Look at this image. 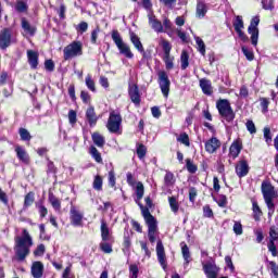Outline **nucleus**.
Masks as SVG:
<instances>
[{"label": "nucleus", "instance_id": "a19ab883", "mask_svg": "<svg viewBox=\"0 0 278 278\" xmlns=\"http://www.w3.org/2000/svg\"><path fill=\"white\" fill-rule=\"evenodd\" d=\"M178 142H181V144H185V147H190V137H188V134L182 132L180 136L177 138Z\"/></svg>", "mask_w": 278, "mask_h": 278}, {"label": "nucleus", "instance_id": "ddd939ff", "mask_svg": "<svg viewBox=\"0 0 278 278\" xmlns=\"http://www.w3.org/2000/svg\"><path fill=\"white\" fill-rule=\"evenodd\" d=\"M12 45V30L4 28L0 31V49H5Z\"/></svg>", "mask_w": 278, "mask_h": 278}, {"label": "nucleus", "instance_id": "aec40b11", "mask_svg": "<svg viewBox=\"0 0 278 278\" xmlns=\"http://www.w3.org/2000/svg\"><path fill=\"white\" fill-rule=\"evenodd\" d=\"M128 94L135 105H140V90L137 85H129Z\"/></svg>", "mask_w": 278, "mask_h": 278}, {"label": "nucleus", "instance_id": "b1692460", "mask_svg": "<svg viewBox=\"0 0 278 278\" xmlns=\"http://www.w3.org/2000/svg\"><path fill=\"white\" fill-rule=\"evenodd\" d=\"M229 151H230L231 157L236 160V157L240 155V151H242V141L240 140L233 141L232 144L230 146Z\"/></svg>", "mask_w": 278, "mask_h": 278}, {"label": "nucleus", "instance_id": "393cba45", "mask_svg": "<svg viewBox=\"0 0 278 278\" xmlns=\"http://www.w3.org/2000/svg\"><path fill=\"white\" fill-rule=\"evenodd\" d=\"M16 155L21 162H24V164H29V154H27V151L23 149V147L17 146L15 148Z\"/></svg>", "mask_w": 278, "mask_h": 278}, {"label": "nucleus", "instance_id": "f704fd0d", "mask_svg": "<svg viewBox=\"0 0 278 278\" xmlns=\"http://www.w3.org/2000/svg\"><path fill=\"white\" fill-rule=\"evenodd\" d=\"M91 157H93V160H96V162H98V164H101V162H103V159L101 157V153L99 152V150H97V148L94 146L90 147V151H89Z\"/></svg>", "mask_w": 278, "mask_h": 278}, {"label": "nucleus", "instance_id": "de8ad7c7", "mask_svg": "<svg viewBox=\"0 0 278 278\" xmlns=\"http://www.w3.org/2000/svg\"><path fill=\"white\" fill-rule=\"evenodd\" d=\"M268 105H270L268 98H261V108L263 114H266V112H268Z\"/></svg>", "mask_w": 278, "mask_h": 278}, {"label": "nucleus", "instance_id": "f3484780", "mask_svg": "<svg viewBox=\"0 0 278 278\" xmlns=\"http://www.w3.org/2000/svg\"><path fill=\"white\" fill-rule=\"evenodd\" d=\"M200 88L206 97H212V94H214V88L212 87V81L210 79H200Z\"/></svg>", "mask_w": 278, "mask_h": 278}, {"label": "nucleus", "instance_id": "a18cd8bd", "mask_svg": "<svg viewBox=\"0 0 278 278\" xmlns=\"http://www.w3.org/2000/svg\"><path fill=\"white\" fill-rule=\"evenodd\" d=\"M85 81L87 88L91 90V92H97V88L94 87V80H92V77H90V75L86 77Z\"/></svg>", "mask_w": 278, "mask_h": 278}, {"label": "nucleus", "instance_id": "dca6fc26", "mask_svg": "<svg viewBox=\"0 0 278 278\" xmlns=\"http://www.w3.org/2000/svg\"><path fill=\"white\" fill-rule=\"evenodd\" d=\"M130 41L134 45V47L139 51V53H142L143 58H147V52H144V47L142 46V41H140V37L136 35V33L130 31Z\"/></svg>", "mask_w": 278, "mask_h": 278}, {"label": "nucleus", "instance_id": "c756f323", "mask_svg": "<svg viewBox=\"0 0 278 278\" xmlns=\"http://www.w3.org/2000/svg\"><path fill=\"white\" fill-rule=\"evenodd\" d=\"M22 29H24L26 34H29V36H34L36 34V27L31 26L25 17H22Z\"/></svg>", "mask_w": 278, "mask_h": 278}, {"label": "nucleus", "instance_id": "4be33fe9", "mask_svg": "<svg viewBox=\"0 0 278 278\" xmlns=\"http://www.w3.org/2000/svg\"><path fill=\"white\" fill-rule=\"evenodd\" d=\"M86 121L89 123L90 127H94V125H97V121H99V117L97 116V113L94 112L93 106H89L87 109Z\"/></svg>", "mask_w": 278, "mask_h": 278}, {"label": "nucleus", "instance_id": "6e6552de", "mask_svg": "<svg viewBox=\"0 0 278 278\" xmlns=\"http://www.w3.org/2000/svg\"><path fill=\"white\" fill-rule=\"evenodd\" d=\"M123 123V117L121 116V113L111 112L106 128L109 129L110 134H118L121 131V124Z\"/></svg>", "mask_w": 278, "mask_h": 278}, {"label": "nucleus", "instance_id": "13d9d810", "mask_svg": "<svg viewBox=\"0 0 278 278\" xmlns=\"http://www.w3.org/2000/svg\"><path fill=\"white\" fill-rule=\"evenodd\" d=\"M269 264V270L274 274V277H278V265L277 263L273 262V261H269L268 262Z\"/></svg>", "mask_w": 278, "mask_h": 278}, {"label": "nucleus", "instance_id": "58836bf2", "mask_svg": "<svg viewBox=\"0 0 278 278\" xmlns=\"http://www.w3.org/2000/svg\"><path fill=\"white\" fill-rule=\"evenodd\" d=\"M93 190H103V178L101 176H96L93 180Z\"/></svg>", "mask_w": 278, "mask_h": 278}, {"label": "nucleus", "instance_id": "473e14b6", "mask_svg": "<svg viewBox=\"0 0 278 278\" xmlns=\"http://www.w3.org/2000/svg\"><path fill=\"white\" fill-rule=\"evenodd\" d=\"M195 14H197L198 18L205 17V14H207V5H205L203 2H198Z\"/></svg>", "mask_w": 278, "mask_h": 278}, {"label": "nucleus", "instance_id": "0eeeda50", "mask_svg": "<svg viewBox=\"0 0 278 278\" xmlns=\"http://www.w3.org/2000/svg\"><path fill=\"white\" fill-rule=\"evenodd\" d=\"M161 46L163 49V62H165V66L167 71H173L175 68V56L170 55V50L173 49V46H170V42L167 40H162Z\"/></svg>", "mask_w": 278, "mask_h": 278}, {"label": "nucleus", "instance_id": "72a5a7b5", "mask_svg": "<svg viewBox=\"0 0 278 278\" xmlns=\"http://www.w3.org/2000/svg\"><path fill=\"white\" fill-rule=\"evenodd\" d=\"M15 10L20 14H23V13L27 12V10H29V7L26 4L25 1L17 0L16 3H15Z\"/></svg>", "mask_w": 278, "mask_h": 278}, {"label": "nucleus", "instance_id": "423d86ee", "mask_svg": "<svg viewBox=\"0 0 278 278\" xmlns=\"http://www.w3.org/2000/svg\"><path fill=\"white\" fill-rule=\"evenodd\" d=\"M84 43L81 41H73L67 45L64 50V60H71V58H77V55H83Z\"/></svg>", "mask_w": 278, "mask_h": 278}, {"label": "nucleus", "instance_id": "603ef678", "mask_svg": "<svg viewBox=\"0 0 278 278\" xmlns=\"http://www.w3.org/2000/svg\"><path fill=\"white\" fill-rule=\"evenodd\" d=\"M203 216L205 218H213L214 217V212L212 211V207H210V205H205L203 207Z\"/></svg>", "mask_w": 278, "mask_h": 278}, {"label": "nucleus", "instance_id": "e2e57ef3", "mask_svg": "<svg viewBox=\"0 0 278 278\" xmlns=\"http://www.w3.org/2000/svg\"><path fill=\"white\" fill-rule=\"evenodd\" d=\"M109 186H111V188H114V186H116V176L114 174V170L109 172Z\"/></svg>", "mask_w": 278, "mask_h": 278}, {"label": "nucleus", "instance_id": "7c9ffc66", "mask_svg": "<svg viewBox=\"0 0 278 278\" xmlns=\"http://www.w3.org/2000/svg\"><path fill=\"white\" fill-rule=\"evenodd\" d=\"M180 247L186 267L188 266V264H190V248H188V244H186V242H181Z\"/></svg>", "mask_w": 278, "mask_h": 278}, {"label": "nucleus", "instance_id": "e433bc0d", "mask_svg": "<svg viewBox=\"0 0 278 278\" xmlns=\"http://www.w3.org/2000/svg\"><path fill=\"white\" fill-rule=\"evenodd\" d=\"M252 207H253L254 220L257 222L260 220V218H262V208H260V205L257 204V202H253Z\"/></svg>", "mask_w": 278, "mask_h": 278}, {"label": "nucleus", "instance_id": "0e129e2a", "mask_svg": "<svg viewBox=\"0 0 278 278\" xmlns=\"http://www.w3.org/2000/svg\"><path fill=\"white\" fill-rule=\"evenodd\" d=\"M100 249L103 253H112V245L108 242L100 243Z\"/></svg>", "mask_w": 278, "mask_h": 278}, {"label": "nucleus", "instance_id": "bb28decb", "mask_svg": "<svg viewBox=\"0 0 278 278\" xmlns=\"http://www.w3.org/2000/svg\"><path fill=\"white\" fill-rule=\"evenodd\" d=\"M100 230L103 242L110 241V228L108 227V223L105 222V219H101Z\"/></svg>", "mask_w": 278, "mask_h": 278}, {"label": "nucleus", "instance_id": "4d7b16f0", "mask_svg": "<svg viewBox=\"0 0 278 278\" xmlns=\"http://www.w3.org/2000/svg\"><path fill=\"white\" fill-rule=\"evenodd\" d=\"M101 31V28H99V26L96 27V29H93L91 31V42L92 45H97V38H99V33Z\"/></svg>", "mask_w": 278, "mask_h": 278}, {"label": "nucleus", "instance_id": "5701e85b", "mask_svg": "<svg viewBox=\"0 0 278 278\" xmlns=\"http://www.w3.org/2000/svg\"><path fill=\"white\" fill-rule=\"evenodd\" d=\"M38 52L34 50H27V58H28V64L30 65V68L36 71L38 68Z\"/></svg>", "mask_w": 278, "mask_h": 278}, {"label": "nucleus", "instance_id": "1a4fd4ad", "mask_svg": "<svg viewBox=\"0 0 278 278\" xmlns=\"http://www.w3.org/2000/svg\"><path fill=\"white\" fill-rule=\"evenodd\" d=\"M257 25H260V16H254L248 27V34L251 36L253 47H257V41L260 40V28H257Z\"/></svg>", "mask_w": 278, "mask_h": 278}, {"label": "nucleus", "instance_id": "2eb2a0df", "mask_svg": "<svg viewBox=\"0 0 278 278\" xmlns=\"http://www.w3.org/2000/svg\"><path fill=\"white\" fill-rule=\"evenodd\" d=\"M249 163L245 160L239 161L236 165V174L240 179L249 175Z\"/></svg>", "mask_w": 278, "mask_h": 278}, {"label": "nucleus", "instance_id": "6ab92c4d", "mask_svg": "<svg viewBox=\"0 0 278 278\" xmlns=\"http://www.w3.org/2000/svg\"><path fill=\"white\" fill-rule=\"evenodd\" d=\"M45 265L40 261H36L31 265V275L34 278H42Z\"/></svg>", "mask_w": 278, "mask_h": 278}, {"label": "nucleus", "instance_id": "f257e3e1", "mask_svg": "<svg viewBox=\"0 0 278 278\" xmlns=\"http://www.w3.org/2000/svg\"><path fill=\"white\" fill-rule=\"evenodd\" d=\"M136 203L139 205L142 216L148 225V238L149 241L153 244L155 242V233L157 232V220L153 215H151V212L149 211V207H146L140 203L142 201V197H144V185L139 181L136 186Z\"/></svg>", "mask_w": 278, "mask_h": 278}, {"label": "nucleus", "instance_id": "ea45409f", "mask_svg": "<svg viewBox=\"0 0 278 278\" xmlns=\"http://www.w3.org/2000/svg\"><path fill=\"white\" fill-rule=\"evenodd\" d=\"M195 42L198 46V51L201 53V55H205V42L200 37H195Z\"/></svg>", "mask_w": 278, "mask_h": 278}, {"label": "nucleus", "instance_id": "8fccbe9b", "mask_svg": "<svg viewBox=\"0 0 278 278\" xmlns=\"http://www.w3.org/2000/svg\"><path fill=\"white\" fill-rule=\"evenodd\" d=\"M263 131L266 143L270 144L273 142V135L270 134V129L265 127Z\"/></svg>", "mask_w": 278, "mask_h": 278}, {"label": "nucleus", "instance_id": "2f4dec72", "mask_svg": "<svg viewBox=\"0 0 278 278\" xmlns=\"http://www.w3.org/2000/svg\"><path fill=\"white\" fill-rule=\"evenodd\" d=\"M189 60H190V55L188 54V52L186 50H182L181 55H180L182 71H186V68H188V66H190Z\"/></svg>", "mask_w": 278, "mask_h": 278}, {"label": "nucleus", "instance_id": "3c124183", "mask_svg": "<svg viewBox=\"0 0 278 278\" xmlns=\"http://www.w3.org/2000/svg\"><path fill=\"white\" fill-rule=\"evenodd\" d=\"M232 229L236 236H242L243 230H242V224L240 222H235Z\"/></svg>", "mask_w": 278, "mask_h": 278}, {"label": "nucleus", "instance_id": "f8f14e48", "mask_svg": "<svg viewBox=\"0 0 278 278\" xmlns=\"http://www.w3.org/2000/svg\"><path fill=\"white\" fill-rule=\"evenodd\" d=\"M70 215L71 223L74 227H81L84 225V213L77 211L75 206L71 207Z\"/></svg>", "mask_w": 278, "mask_h": 278}, {"label": "nucleus", "instance_id": "69168bd1", "mask_svg": "<svg viewBox=\"0 0 278 278\" xmlns=\"http://www.w3.org/2000/svg\"><path fill=\"white\" fill-rule=\"evenodd\" d=\"M195 199H197V188L190 187V189H189V201L191 203H194Z\"/></svg>", "mask_w": 278, "mask_h": 278}, {"label": "nucleus", "instance_id": "79ce46f5", "mask_svg": "<svg viewBox=\"0 0 278 278\" xmlns=\"http://www.w3.org/2000/svg\"><path fill=\"white\" fill-rule=\"evenodd\" d=\"M186 166H187V170L188 173H191L192 175H194V173H197L198 167L194 163H192V160L187 159L186 160Z\"/></svg>", "mask_w": 278, "mask_h": 278}, {"label": "nucleus", "instance_id": "c85d7f7f", "mask_svg": "<svg viewBox=\"0 0 278 278\" xmlns=\"http://www.w3.org/2000/svg\"><path fill=\"white\" fill-rule=\"evenodd\" d=\"M48 201L56 212L62 210V202L53 193L49 192Z\"/></svg>", "mask_w": 278, "mask_h": 278}, {"label": "nucleus", "instance_id": "4c0bfd02", "mask_svg": "<svg viewBox=\"0 0 278 278\" xmlns=\"http://www.w3.org/2000/svg\"><path fill=\"white\" fill-rule=\"evenodd\" d=\"M31 205H34V192H28L24 199V210H27Z\"/></svg>", "mask_w": 278, "mask_h": 278}, {"label": "nucleus", "instance_id": "a211bd4d", "mask_svg": "<svg viewBox=\"0 0 278 278\" xmlns=\"http://www.w3.org/2000/svg\"><path fill=\"white\" fill-rule=\"evenodd\" d=\"M203 270L207 278L218 277V267L214 263H206L203 265Z\"/></svg>", "mask_w": 278, "mask_h": 278}, {"label": "nucleus", "instance_id": "cd10ccee", "mask_svg": "<svg viewBox=\"0 0 278 278\" xmlns=\"http://www.w3.org/2000/svg\"><path fill=\"white\" fill-rule=\"evenodd\" d=\"M91 138L96 147H99L100 149H103V147H105V137H103L101 134L93 132L91 135Z\"/></svg>", "mask_w": 278, "mask_h": 278}, {"label": "nucleus", "instance_id": "37998d69", "mask_svg": "<svg viewBox=\"0 0 278 278\" xmlns=\"http://www.w3.org/2000/svg\"><path fill=\"white\" fill-rule=\"evenodd\" d=\"M18 134L21 136V140H24V141L31 140V135L29 134L28 129L20 128Z\"/></svg>", "mask_w": 278, "mask_h": 278}, {"label": "nucleus", "instance_id": "864d4df0", "mask_svg": "<svg viewBox=\"0 0 278 278\" xmlns=\"http://www.w3.org/2000/svg\"><path fill=\"white\" fill-rule=\"evenodd\" d=\"M268 251H270L273 257H277V245H275V241L269 240V243L267 244Z\"/></svg>", "mask_w": 278, "mask_h": 278}, {"label": "nucleus", "instance_id": "09e8293b", "mask_svg": "<svg viewBox=\"0 0 278 278\" xmlns=\"http://www.w3.org/2000/svg\"><path fill=\"white\" fill-rule=\"evenodd\" d=\"M245 127L250 134H257V128H255V123H253V121L249 119L245 123Z\"/></svg>", "mask_w": 278, "mask_h": 278}, {"label": "nucleus", "instance_id": "774afa93", "mask_svg": "<svg viewBox=\"0 0 278 278\" xmlns=\"http://www.w3.org/2000/svg\"><path fill=\"white\" fill-rule=\"evenodd\" d=\"M77 31H80L81 34H85V31H88V24L86 22H81L78 27H76Z\"/></svg>", "mask_w": 278, "mask_h": 278}, {"label": "nucleus", "instance_id": "f03ea898", "mask_svg": "<svg viewBox=\"0 0 278 278\" xmlns=\"http://www.w3.org/2000/svg\"><path fill=\"white\" fill-rule=\"evenodd\" d=\"M31 247H34V240L27 229H23L21 237H15V260L17 262H25L27 255H29Z\"/></svg>", "mask_w": 278, "mask_h": 278}, {"label": "nucleus", "instance_id": "6e6d98bb", "mask_svg": "<svg viewBox=\"0 0 278 278\" xmlns=\"http://www.w3.org/2000/svg\"><path fill=\"white\" fill-rule=\"evenodd\" d=\"M45 68H46V71H49L50 73H53V71H55V63H53L52 60H46Z\"/></svg>", "mask_w": 278, "mask_h": 278}, {"label": "nucleus", "instance_id": "9b49d317", "mask_svg": "<svg viewBox=\"0 0 278 278\" xmlns=\"http://www.w3.org/2000/svg\"><path fill=\"white\" fill-rule=\"evenodd\" d=\"M235 31L238 34V37L242 42H249V36L242 31L244 29V21H242V16L238 15L236 21L233 22Z\"/></svg>", "mask_w": 278, "mask_h": 278}, {"label": "nucleus", "instance_id": "20e7f679", "mask_svg": "<svg viewBox=\"0 0 278 278\" xmlns=\"http://www.w3.org/2000/svg\"><path fill=\"white\" fill-rule=\"evenodd\" d=\"M216 108L222 118H225L227 123L233 122V118H236V113H233V109H231V103H229V100H218Z\"/></svg>", "mask_w": 278, "mask_h": 278}, {"label": "nucleus", "instance_id": "49530a36", "mask_svg": "<svg viewBox=\"0 0 278 278\" xmlns=\"http://www.w3.org/2000/svg\"><path fill=\"white\" fill-rule=\"evenodd\" d=\"M137 155L139 160H142L147 155V147L144 144H139L137 148Z\"/></svg>", "mask_w": 278, "mask_h": 278}, {"label": "nucleus", "instance_id": "412c9836", "mask_svg": "<svg viewBox=\"0 0 278 278\" xmlns=\"http://www.w3.org/2000/svg\"><path fill=\"white\" fill-rule=\"evenodd\" d=\"M220 147V140H218L215 137H212L208 141L205 143V151L207 153H216V150Z\"/></svg>", "mask_w": 278, "mask_h": 278}, {"label": "nucleus", "instance_id": "9d476101", "mask_svg": "<svg viewBox=\"0 0 278 278\" xmlns=\"http://www.w3.org/2000/svg\"><path fill=\"white\" fill-rule=\"evenodd\" d=\"M159 86L162 94L165 99H168V93L170 92V79H168V74L164 71L159 72Z\"/></svg>", "mask_w": 278, "mask_h": 278}, {"label": "nucleus", "instance_id": "5fc2aeb1", "mask_svg": "<svg viewBox=\"0 0 278 278\" xmlns=\"http://www.w3.org/2000/svg\"><path fill=\"white\" fill-rule=\"evenodd\" d=\"M129 271H130V278H138V273L140 270L138 269V265L132 264L129 266Z\"/></svg>", "mask_w": 278, "mask_h": 278}, {"label": "nucleus", "instance_id": "338daca9", "mask_svg": "<svg viewBox=\"0 0 278 278\" xmlns=\"http://www.w3.org/2000/svg\"><path fill=\"white\" fill-rule=\"evenodd\" d=\"M254 233L256 236V242L260 244L264 240V232L262 229H257L254 231Z\"/></svg>", "mask_w": 278, "mask_h": 278}, {"label": "nucleus", "instance_id": "bf43d9fd", "mask_svg": "<svg viewBox=\"0 0 278 278\" xmlns=\"http://www.w3.org/2000/svg\"><path fill=\"white\" fill-rule=\"evenodd\" d=\"M269 238H270L269 240H273V242L278 240V231L275 226L270 227V229H269Z\"/></svg>", "mask_w": 278, "mask_h": 278}, {"label": "nucleus", "instance_id": "c03bdc74", "mask_svg": "<svg viewBox=\"0 0 278 278\" xmlns=\"http://www.w3.org/2000/svg\"><path fill=\"white\" fill-rule=\"evenodd\" d=\"M241 51L243 53V55H245L247 60H249V62H253L255 55L253 54V51L249 50V48L247 47H242Z\"/></svg>", "mask_w": 278, "mask_h": 278}, {"label": "nucleus", "instance_id": "39448f33", "mask_svg": "<svg viewBox=\"0 0 278 278\" xmlns=\"http://www.w3.org/2000/svg\"><path fill=\"white\" fill-rule=\"evenodd\" d=\"M111 38L113 42L116 45L122 55H125V58H128L129 60L134 58V53L131 52V49L127 43L123 41V37H121V33H118V30H112Z\"/></svg>", "mask_w": 278, "mask_h": 278}, {"label": "nucleus", "instance_id": "c9c22d12", "mask_svg": "<svg viewBox=\"0 0 278 278\" xmlns=\"http://www.w3.org/2000/svg\"><path fill=\"white\" fill-rule=\"evenodd\" d=\"M168 201H169V207L172 212H174V214H177V212H179V202H177V198L169 197Z\"/></svg>", "mask_w": 278, "mask_h": 278}, {"label": "nucleus", "instance_id": "a878e982", "mask_svg": "<svg viewBox=\"0 0 278 278\" xmlns=\"http://www.w3.org/2000/svg\"><path fill=\"white\" fill-rule=\"evenodd\" d=\"M149 23L152 26V29H154V31H157V34H162V31H164V26L162 25V22L155 18V16L149 15Z\"/></svg>", "mask_w": 278, "mask_h": 278}, {"label": "nucleus", "instance_id": "4468645a", "mask_svg": "<svg viewBox=\"0 0 278 278\" xmlns=\"http://www.w3.org/2000/svg\"><path fill=\"white\" fill-rule=\"evenodd\" d=\"M156 255L163 270H166V252L164 251V244L160 240L156 243Z\"/></svg>", "mask_w": 278, "mask_h": 278}, {"label": "nucleus", "instance_id": "052dcab7", "mask_svg": "<svg viewBox=\"0 0 278 278\" xmlns=\"http://www.w3.org/2000/svg\"><path fill=\"white\" fill-rule=\"evenodd\" d=\"M215 201L219 207H227V195H219Z\"/></svg>", "mask_w": 278, "mask_h": 278}, {"label": "nucleus", "instance_id": "7ed1b4c3", "mask_svg": "<svg viewBox=\"0 0 278 278\" xmlns=\"http://www.w3.org/2000/svg\"><path fill=\"white\" fill-rule=\"evenodd\" d=\"M261 190L263 199L267 205L268 217L271 218L273 214H275V199H277V191H275V187L268 181L262 182Z\"/></svg>", "mask_w": 278, "mask_h": 278}, {"label": "nucleus", "instance_id": "680f3d73", "mask_svg": "<svg viewBox=\"0 0 278 278\" xmlns=\"http://www.w3.org/2000/svg\"><path fill=\"white\" fill-rule=\"evenodd\" d=\"M68 121L71 125H75V123H77V112H75L74 110H71L68 112Z\"/></svg>", "mask_w": 278, "mask_h": 278}]
</instances>
